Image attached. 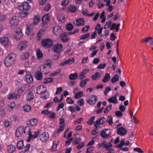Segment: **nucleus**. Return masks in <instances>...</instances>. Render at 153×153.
I'll return each instance as SVG.
<instances>
[{
    "mask_svg": "<svg viewBox=\"0 0 153 153\" xmlns=\"http://www.w3.org/2000/svg\"><path fill=\"white\" fill-rule=\"evenodd\" d=\"M16 56V54L15 53H12L8 54L4 60V63L5 66L7 67L13 64L15 62Z\"/></svg>",
    "mask_w": 153,
    "mask_h": 153,
    "instance_id": "1",
    "label": "nucleus"
},
{
    "mask_svg": "<svg viewBox=\"0 0 153 153\" xmlns=\"http://www.w3.org/2000/svg\"><path fill=\"white\" fill-rule=\"evenodd\" d=\"M30 129L29 127H26L25 128L23 126H20L17 129L16 135V136L17 137L20 136L23 132L25 133L26 132L27 133V131L30 130Z\"/></svg>",
    "mask_w": 153,
    "mask_h": 153,
    "instance_id": "2",
    "label": "nucleus"
},
{
    "mask_svg": "<svg viewBox=\"0 0 153 153\" xmlns=\"http://www.w3.org/2000/svg\"><path fill=\"white\" fill-rule=\"evenodd\" d=\"M30 130L27 131V133L28 135V137L27 139L28 141H30V140L32 139L35 138L37 137L40 133V131L38 130H36L33 132V134Z\"/></svg>",
    "mask_w": 153,
    "mask_h": 153,
    "instance_id": "3",
    "label": "nucleus"
},
{
    "mask_svg": "<svg viewBox=\"0 0 153 153\" xmlns=\"http://www.w3.org/2000/svg\"><path fill=\"white\" fill-rule=\"evenodd\" d=\"M41 44L43 47L49 48L53 45V42L52 40L49 39H47L42 40Z\"/></svg>",
    "mask_w": 153,
    "mask_h": 153,
    "instance_id": "4",
    "label": "nucleus"
},
{
    "mask_svg": "<svg viewBox=\"0 0 153 153\" xmlns=\"http://www.w3.org/2000/svg\"><path fill=\"white\" fill-rule=\"evenodd\" d=\"M30 7L28 3L25 2L22 4L18 6V9L19 10L22 11L28 12V10L30 8Z\"/></svg>",
    "mask_w": 153,
    "mask_h": 153,
    "instance_id": "5",
    "label": "nucleus"
},
{
    "mask_svg": "<svg viewBox=\"0 0 153 153\" xmlns=\"http://www.w3.org/2000/svg\"><path fill=\"white\" fill-rule=\"evenodd\" d=\"M100 135L104 138L109 137L111 135L110 130L109 129H105L100 132Z\"/></svg>",
    "mask_w": 153,
    "mask_h": 153,
    "instance_id": "6",
    "label": "nucleus"
},
{
    "mask_svg": "<svg viewBox=\"0 0 153 153\" xmlns=\"http://www.w3.org/2000/svg\"><path fill=\"white\" fill-rule=\"evenodd\" d=\"M28 45V42L26 41H22L19 44L18 49L21 51H22L27 48Z\"/></svg>",
    "mask_w": 153,
    "mask_h": 153,
    "instance_id": "7",
    "label": "nucleus"
},
{
    "mask_svg": "<svg viewBox=\"0 0 153 153\" xmlns=\"http://www.w3.org/2000/svg\"><path fill=\"white\" fill-rule=\"evenodd\" d=\"M85 20L84 18H79L76 19L73 22L74 25L76 26H83L85 24Z\"/></svg>",
    "mask_w": 153,
    "mask_h": 153,
    "instance_id": "8",
    "label": "nucleus"
},
{
    "mask_svg": "<svg viewBox=\"0 0 153 153\" xmlns=\"http://www.w3.org/2000/svg\"><path fill=\"white\" fill-rule=\"evenodd\" d=\"M42 113L48 115L49 117L52 119H55L56 117L55 113L52 112L51 111H49L48 110L43 111Z\"/></svg>",
    "mask_w": 153,
    "mask_h": 153,
    "instance_id": "9",
    "label": "nucleus"
},
{
    "mask_svg": "<svg viewBox=\"0 0 153 153\" xmlns=\"http://www.w3.org/2000/svg\"><path fill=\"white\" fill-rule=\"evenodd\" d=\"M46 91V87L44 85L39 86L36 89V92L39 94H43Z\"/></svg>",
    "mask_w": 153,
    "mask_h": 153,
    "instance_id": "10",
    "label": "nucleus"
},
{
    "mask_svg": "<svg viewBox=\"0 0 153 153\" xmlns=\"http://www.w3.org/2000/svg\"><path fill=\"white\" fill-rule=\"evenodd\" d=\"M40 140L43 142H46L48 139L49 135L47 132H44L39 136Z\"/></svg>",
    "mask_w": 153,
    "mask_h": 153,
    "instance_id": "11",
    "label": "nucleus"
},
{
    "mask_svg": "<svg viewBox=\"0 0 153 153\" xmlns=\"http://www.w3.org/2000/svg\"><path fill=\"white\" fill-rule=\"evenodd\" d=\"M97 97L95 95H93L87 100V102L90 105H94L97 100Z\"/></svg>",
    "mask_w": 153,
    "mask_h": 153,
    "instance_id": "12",
    "label": "nucleus"
},
{
    "mask_svg": "<svg viewBox=\"0 0 153 153\" xmlns=\"http://www.w3.org/2000/svg\"><path fill=\"white\" fill-rule=\"evenodd\" d=\"M38 120L36 118L29 119L27 121V124L29 126H36L38 123Z\"/></svg>",
    "mask_w": 153,
    "mask_h": 153,
    "instance_id": "13",
    "label": "nucleus"
},
{
    "mask_svg": "<svg viewBox=\"0 0 153 153\" xmlns=\"http://www.w3.org/2000/svg\"><path fill=\"white\" fill-rule=\"evenodd\" d=\"M53 30L54 33L57 36L60 35L62 32V30L61 27L59 26L55 27Z\"/></svg>",
    "mask_w": 153,
    "mask_h": 153,
    "instance_id": "14",
    "label": "nucleus"
},
{
    "mask_svg": "<svg viewBox=\"0 0 153 153\" xmlns=\"http://www.w3.org/2000/svg\"><path fill=\"white\" fill-rule=\"evenodd\" d=\"M127 133L126 129L123 127L118 128L117 131V134L121 136L125 135Z\"/></svg>",
    "mask_w": 153,
    "mask_h": 153,
    "instance_id": "15",
    "label": "nucleus"
},
{
    "mask_svg": "<svg viewBox=\"0 0 153 153\" xmlns=\"http://www.w3.org/2000/svg\"><path fill=\"white\" fill-rule=\"evenodd\" d=\"M10 25L13 26H17L18 23V18L16 16H14L10 20Z\"/></svg>",
    "mask_w": 153,
    "mask_h": 153,
    "instance_id": "16",
    "label": "nucleus"
},
{
    "mask_svg": "<svg viewBox=\"0 0 153 153\" xmlns=\"http://www.w3.org/2000/svg\"><path fill=\"white\" fill-rule=\"evenodd\" d=\"M62 46L60 44H58L53 47V50L54 52L59 53L62 51Z\"/></svg>",
    "mask_w": 153,
    "mask_h": 153,
    "instance_id": "17",
    "label": "nucleus"
},
{
    "mask_svg": "<svg viewBox=\"0 0 153 153\" xmlns=\"http://www.w3.org/2000/svg\"><path fill=\"white\" fill-rule=\"evenodd\" d=\"M22 37V30L20 28H18L17 29V31H16L15 34V39L17 40H20Z\"/></svg>",
    "mask_w": 153,
    "mask_h": 153,
    "instance_id": "18",
    "label": "nucleus"
},
{
    "mask_svg": "<svg viewBox=\"0 0 153 153\" xmlns=\"http://www.w3.org/2000/svg\"><path fill=\"white\" fill-rule=\"evenodd\" d=\"M26 79L27 83H30L33 82V78L30 72L27 73L26 75Z\"/></svg>",
    "mask_w": 153,
    "mask_h": 153,
    "instance_id": "19",
    "label": "nucleus"
},
{
    "mask_svg": "<svg viewBox=\"0 0 153 153\" xmlns=\"http://www.w3.org/2000/svg\"><path fill=\"white\" fill-rule=\"evenodd\" d=\"M15 150V146L12 144L8 146L6 148V150L8 153H13Z\"/></svg>",
    "mask_w": 153,
    "mask_h": 153,
    "instance_id": "20",
    "label": "nucleus"
},
{
    "mask_svg": "<svg viewBox=\"0 0 153 153\" xmlns=\"http://www.w3.org/2000/svg\"><path fill=\"white\" fill-rule=\"evenodd\" d=\"M48 69L46 67L43 65H41L38 69V71H41L42 73H44L45 74H48L49 72V71Z\"/></svg>",
    "mask_w": 153,
    "mask_h": 153,
    "instance_id": "21",
    "label": "nucleus"
},
{
    "mask_svg": "<svg viewBox=\"0 0 153 153\" xmlns=\"http://www.w3.org/2000/svg\"><path fill=\"white\" fill-rule=\"evenodd\" d=\"M9 42V39L8 37H3L0 39V42L2 45L5 46L7 45Z\"/></svg>",
    "mask_w": 153,
    "mask_h": 153,
    "instance_id": "22",
    "label": "nucleus"
},
{
    "mask_svg": "<svg viewBox=\"0 0 153 153\" xmlns=\"http://www.w3.org/2000/svg\"><path fill=\"white\" fill-rule=\"evenodd\" d=\"M74 58H72V59H69L68 60L65 61L61 63L60 64V65H66L69 63L72 64L74 62Z\"/></svg>",
    "mask_w": 153,
    "mask_h": 153,
    "instance_id": "23",
    "label": "nucleus"
},
{
    "mask_svg": "<svg viewBox=\"0 0 153 153\" xmlns=\"http://www.w3.org/2000/svg\"><path fill=\"white\" fill-rule=\"evenodd\" d=\"M76 10L77 8L75 6L71 4L68 7L67 11L71 13H74L76 12Z\"/></svg>",
    "mask_w": 153,
    "mask_h": 153,
    "instance_id": "24",
    "label": "nucleus"
},
{
    "mask_svg": "<svg viewBox=\"0 0 153 153\" xmlns=\"http://www.w3.org/2000/svg\"><path fill=\"white\" fill-rule=\"evenodd\" d=\"M60 141L58 140H55L53 141V145L51 148L53 151H56L57 146L59 144Z\"/></svg>",
    "mask_w": 153,
    "mask_h": 153,
    "instance_id": "25",
    "label": "nucleus"
},
{
    "mask_svg": "<svg viewBox=\"0 0 153 153\" xmlns=\"http://www.w3.org/2000/svg\"><path fill=\"white\" fill-rule=\"evenodd\" d=\"M68 35H69L68 33H63L61 36L60 38L62 42H65L68 41V38H67Z\"/></svg>",
    "mask_w": 153,
    "mask_h": 153,
    "instance_id": "26",
    "label": "nucleus"
},
{
    "mask_svg": "<svg viewBox=\"0 0 153 153\" xmlns=\"http://www.w3.org/2000/svg\"><path fill=\"white\" fill-rule=\"evenodd\" d=\"M89 71L88 69H85L83 70L82 72H81L79 76V78L80 80L82 79L85 77L86 74Z\"/></svg>",
    "mask_w": 153,
    "mask_h": 153,
    "instance_id": "27",
    "label": "nucleus"
},
{
    "mask_svg": "<svg viewBox=\"0 0 153 153\" xmlns=\"http://www.w3.org/2000/svg\"><path fill=\"white\" fill-rule=\"evenodd\" d=\"M34 95L32 91H29L27 94L26 97V100L27 101H30L34 98Z\"/></svg>",
    "mask_w": 153,
    "mask_h": 153,
    "instance_id": "28",
    "label": "nucleus"
},
{
    "mask_svg": "<svg viewBox=\"0 0 153 153\" xmlns=\"http://www.w3.org/2000/svg\"><path fill=\"white\" fill-rule=\"evenodd\" d=\"M36 55L38 59H40L43 57V55L42 51L39 48L36 50Z\"/></svg>",
    "mask_w": 153,
    "mask_h": 153,
    "instance_id": "29",
    "label": "nucleus"
},
{
    "mask_svg": "<svg viewBox=\"0 0 153 153\" xmlns=\"http://www.w3.org/2000/svg\"><path fill=\"white\" fill-rule=\"evenodd\" d=\"M30 56V53L28 52H24L21 56V59L22 60L28 59Z\"/></svg>",
    "mask_w": 153,
    "mask_h": 153,
    "instance_id": "30",
    "label": "nucleus"
},
{
    "mask_svg": "<svg viewBox=\"0 0 153 153\" xmlns=\"http://www.w3.org/2000/svg\"><path fill=\"white\" fill-rule=\"evenodd\" d=\"M42 74L41 71H38L35 73V77L37 80H40L42 79Z\"/></svg>",
    "mask_w": 153,
    "mask_h": 153,
    "instance_id": "31",
    "label": "nucleus"
},
{
    "mask_svg": "<svg viewBox=\"0 0 153 153\" xmlns=\"http://www.w3.org/2000/svg\"><path fill=\"white\" fill-rule=\"evenodd\" d=\"M32 25L30 24H28L26 26V28L25 33L27 35H28L32 29Z\"/></svg>",
    "mask_w": 153,
    "mask_h": 153,
    "instance_id": "32",
    "label": "nucleus"
},
{
    "mask_svg": "<svg viewBox=\"0 0 153 153\" xmlns=\"http://www.w3.org/2000/svg\"><path fill=\"white\" fill-rule=\"evenodd\" d=\"M108 100L110 103H113L114 104H116L117 103L118 100L117 98H116V96H114L108 99Z\"/></svg>",
    "mask_w": 153,
    "mask_h": 153,
    "instance_id": "33",
    "label": "nucleus"
},
{
    "mask_svg": "<svg viewBox=\"0 0 153 153\" xmlns=\"http://www.w3.org/2000/svg\"><path fill=\"white\" fill-rule=\"evenodd\" d=\"M57 19L58 21L62 22H64L65 20V15L63 14L59 15Z\"/></svg>",
    "mask_w": 153,
    "mask_h": 153,
    "instance_id": "34",
    "label": "nucleus"
},
{
    "mask_svg": "<svg viewBox=\"0 0 153 153\" xmlns=\"http://www.w3.org/2000/svg\"><path fill=\"white\" fill-rule=\"evenodd\" d=\"M78 77V74L76 72L73 74H71L69 76V79L71 80L76 79Z\"/></svg>",
    "mask_w": 153,
    "mask_h": 153,
    "instance_id": "35",
    "label": "nucleus"
},
{
    "mask_svg": "<svg viewBox=\"0 0 153 153\" xmlns=\"http://www.w3.org/2000/svg\"><path fill=\"white\" fill-rule=\"evenodd\" d=\"M45 31L44 30L42 29L40 30L38 33L37 36L38 40L41 39V37L45 34Z\"/></svg>",
    "mask_w": 153,
    "mask_h": 153,
    "instance_id": "36",
    "label": "nucleus"
},
{
    "mask_svg": "<svg viewBox=\"0 0 153 153\" xmlns=\"http://www.w3.org/2000/svg\"><path fill=\"white\" fill-rule=\"evenodd\" d=\"M100 77V74L98 72H96L95 74H93L91 76L92 79L94 80H98Z\"/></svg>",
    "mask_w": 153,
    "mask_h": 153,
    "instance_id": "37",
    "label": "nucleus"
},
{
    "mask_svg": "<svg viewBox=\"0 0 153 153\" xmlns=\"http://www.w3.org/2000/svg\"><path fill=\"white\" fill-rule=\"evenodd\" d=\"M50 20V17L48 14L44 15L42 19V21L43 24H45L48 22Z\"/></svg>",
    "mask_w": 153,
    "mask_h": 153,
    "instance_id": "38",
    "label": "nucleus"
},
{
    "mask_svg": "<svg viewBox=\"0 0 153 153\" xmlns=\"http://www.w3.org/2000/svg\"><path fill=\"white\" fill-rule=\"evenodd\" d=\"M40 19V17L39 16H35L33 18V25H36L39 22Z\"/></svg>",
    "mask_w": 153,
    "mask_h": 153,
    "instance_id": "39",
    "label": "nucleus"
},
{
    "mask_svg": "<svg viewBox=\"0 0 153 153\" xmlns=\"http://www.w3.org/2000/svg\"><path fill=\"white\" fill-rule=\"evenodd\" d=\"M111 76L108 73H106L103 79L102 80V82H106L108 81L110 79Z\"/></svg>",
    "mask_w": 153,
    "mask_h": 153,
    "instance_id": "40",
    "label": "nucleus"
},
{
    "mask_svg": "<svg viewBox=\"0 0 153 153\" xmlns=\"http://www.w3.org/2000/svg\"><path fill=\"white\" fill-rule=\"evenodd\" d=\"M53 81V79L52 78H45L44 79L42 82L44 83H51Z\"/></svg>",
    "mask_w": 153,
    "mask_h": 153,
    "instance_id": "41",
    "label": "nucleus"
},
{
    "mask_svg": "<svg viewBox=\"0 0 153 153\" xmlns=\"http://www.w3.org/2000/svg\"><path fill=\"white\" fill-rule=\"evenodd\" d=\"M51 61L50 60H48L46 61L45 64L43 65L46 67L47 69H50L51 68Z\"/></svg>",
    "mask_w": 153,
    "mask_h": 153,
    "instance_id": "42",
    "label": "nucleus"
},
{
    "mask_svg": "<svg viewBox=\"0 0 153 153\" xmlns=\"http://www.w3.org/2000/svg\"><path fill=\"white\" fill-rule=\"evenodd\" d=\"M29 15V12L22 11L20 13V16L22 18L27 17Z\"/></svg>",
    "mask_w": 153,
    "mask_h": 153,
    "instance_id": "43",
    "label": "nucleus"
},
{
    "mask_svg": "<svg viewBox=\"0 0 153 153\" xmlns=\"http://www.w3.org/2000/svg\"><path fill=\"white\" fill-rule=\"evenodd\" d=\"M89 80L88 79H85L84 80H82L80 82V86L83 87H84L86 84L87 82Z\"/></svg>",
    "mask_w": 153,
    "mask_h": 153,
    "instance_id": "44",
    "label": "nucleus"
},
{
    "mask_svg": "<svg viewBox=\"0 0 153 153\" xmlns=\"http://www.w3.org/2000/svg\"><path fill=\"white\" fill-rule=\"evenodd\" d=\"M152 37L149 36L147 38H146L144 39H142L141 41L142 43H143L145 42H150L151 41H152Z\"/></svg>",
    "mask_w": 153,
    "mask_h": 153,
    "instance_id": "45",
    "label": "nucleus"
},
{
    "mask_svg": "<svg viewBox=\"0 0 153 153\" xmlns=\"http://www.w3.org/2000/svg\"><path fill=\"white\" fill-rule=\"evenodd\" d=\"M23 146V140L18 142L17 144V146L19 149H22Z\"/></svg>",
    "mask_w": 153,
    "mask_h": 153,
    "instance_id": "46",
    "label": "nucleus"
},
{
    "mask_svg": "<svg viewBox=\"0 0 153 153\" xmlns=\"http://www.w3.org/2000/svg\"><path fill=\"white\" fill-rule=\"evenodd\" d=\"M106 122L110 125H111L113 124V118L111 117V116H109L107 117L106 120Z\"/></svg>",
    "mask_w": 153,
    "mask_h": 153,
    "instance_id": "47",
    "label": "nucleus"
},
{
    "mask_svg": "<svg viewBox=\"0 0 153 153\" xmlns=\"http://www.w3.org/2000/svg\"><path fill=\"white\" fill-rule=\"evenodd\" d=\"M119 77L117 75H114L111 78V81L112 83H114L115 82L119 80Z\"/></svg>",
    "mask_w": 153,
    "mask_h": 153,
    "instance_id": "48",
    "label": "nucleus"
},
{
    "mask_svg": "<svg viewBox=\"0 0 153 153\" xmlns=\"http://www.w3.org/2000/svg\"><path fill=\"white\" fill-rule=\"evenodd\" d=\"M63 99V95H61L60 100H59L57 97H55L53 100V101L55 103L59 102L62 101Z\"/></svg>",
    "mask_w": 153,
    "mask_h": 153,
    "instance_id": "49",
    "label": "nucleus"
},
{
    "mask_svg": "<svg viewBox=\"0 0 153 153\" xmlns=\"http://www.w3.org/2000/svg\"><path fill=\"white\" fill-rule=\"evenodd\" d=\"M49 96V93L47 92L46 91L45 93H44L43 94H42L40 96L41 98H44L46 99L48 98Z\"/></svg>",
    "mask_w": 153,
    "mask_h": 153,
    "instance_id": "50",
    "label": "nucleus"
},
{
    "mask_svg": "<svg viewBox=\"0 0 153 153\" xmlns=\"http://www.w3.org/2000/svg\"><path fill=\"white\" fill-rule=\"evenodd\" d=\"M105 145H104V148L106 150H108L111 147L112 145L110 143H107L105 141Z\"/></svg>",
    "mask_w": 153,
    "mask_h": 153,
    "instance_id": "51",
    "label": "nucleus"
},
{
    "mask_svg": "<svg viewBox=\"0 0 153 153\" xmlns=\"http://www.w3.org/2000/svg\"><path fill=\"white\" fill-rule=\"evenodd\" d=\"M23 108L24 111L28 112L31 110V107L30 105H26L23 106Z\"/></svg>",
    "mask_w": 153,
    "mask_h": 153,
    "instance_id": "52",
    "label": "nucleus"
},
{
    "mask_svg": "<svg viewBox=\"0 0 153 153\" xmlns=\"http://www.w3.org/2000/svg\"><path fill=\"white\" fill-rule=\"evenodd\" d=\"M101 120L100 118L97 119L95 122L94 123V126L96 128H97L99 125L102 124Z\"/></svg>",
    "mask_w": 153,
    "mask_h": 153,
    "instance_id": "53",
    "label": "nucleus"
},
{
    "mask_svg": "<svg viewBox=\"0 0 153 153\" xmlns=\"http://www.w3.org/2000/svg\"><path fill=\"white\" fill-rule=\"evenodd\" d=\"M64 129V127L63 126H59V128L58 129V130L57 131H55L54 133V134H56V133H59L60 132L63 131Z\"/></svg>",
    "mask_w": 153,
    "mask_h": 153,
    "instance_id": "54",
    "label": "nucleus"
},
{
    "mask_svg": "<svg viewBox=\"0 0 153 153\" xmlns=\"http://www.w3.org/2000/svg\"><path fill=\"white\" fill-rule=\"evenodd\" d=\"M6 19L5 15L0 13V22H3Z\"/></svg>",
    "mask_w": 153,
    "mask_h": 153,
    "instance_id": "55",
    "label": "nucleus"
},
{
    "mask_svg": "<svg viewBox=\"0 0 153 153\" xmlns=\"http://www.w3.org/2000/svg\"><path fill=\"white\" fill-rule=\"evenodd\" d=\"M90 27V26L89 25H87L82 28L81 30V31L83 33L86 32L88 30Z\"/></svg>",
    "mask_w": 153,
    "mask_h": 153,
    "instance_id": "56",
    "label": "nucleus"
},
{
    "mask_svg": "<svg viewBox=\"0 0 153 153\" xmlns=\"http://www.w3.org/2000/svg\"><path fill=\"white\" fill-rule=\"evenodd\" d=\"M95 116H93L90 118L88 121H87V123L89 125H92L93 124V122L95 119Z\"/></svg>",
    "mask_w": 153,
    "mask_h": 153,
    "instance_id": "57",
    "label": "nucleus"
},
{
    "mask_svg": "<svg viewBox=\"0 0 153 153\" xmlns=\"http://www.w3.org/2000/svg\"><path fill=\"white\" fill-rule=\"evenodd\" d=\"M66 101L67 103L69 104H72L75 102L70 97H68L66 100Z\"/></svg>",
    "mask_w": 153,
    "mask_h": 153,
    "instance_id": "58",
    "label": "nucleus"
},
{
    "mask_svg": "<svg viewBox=\"0 0 153 153\" xmlns=\"http://www.w3.org/2000/svg\"><path fill=\"white\" fill-rule=\"evenodd\" d=\"M83 95V92L80 91L77 93L74 96L75 98L78 99L82 96Z\"/></svg>",
    "mask_w": 153,
    "mask_h": 153,
    "instance_id": "59",
    "label": "nucleus"
},
{
    "mask_svg": "<svg viewBox=\"0 0 153 153\" xmlns=\"http://www.w3.org/2000/svg\"><path fill=\"white\" fill-rule=\"evenodd\" d=\"M30 144H27L26 146L25 147V149L24 150L22 151L20 153H24L25 152H26L28 151L30 149Z\"/></svg>",
    "mask_w": 153,
    "mask_h": 153,
    "instance_id": "60",
    "label": "nucleus"
},
{
    "mask_svg": "<svg viewBox=\"0 0 153 153\" xmlns=\"http://www.w3.org/2000/svg\"><path fill=\"white\" fill-rule=\"evenodd\" d=\"M90 35V33H88L87 34L82 35L81 36L80 38V39H86Z\"/></svg>",
    "mask_w": 153,
    "mask_h": 153,
    "instance_id": "61",
    "label": "nucleus"
},
{
    "mask_svg": "<svg viewBox=\"0 0 153 153\" xmlns=\"http://www.w3.org/2000/svg\"><path fill=\"white\" fill-rule=\"evenodd\" d=\"M61 71L60 70H58L56 71H54L53 72L51 73L50 74V76H55L56 74H59Z\"/></svg>",
    "mask_w": 153,
    "mask_h": 153,
    "instance_id": "62",
    "label": "nucleus"
},
{
    "mask_svg": "<svg viewBox=\"0 0 153 153\" xmlns=\"http://www.w3.org/2000/svg\"><path fill=\"white\" fill-rule=\"evenodd\" d=\"M4 123V125L6 127L9 126L11 124V123L7 120H5Z\"/></svg>",
    "mask_w": 153,
    "mask_h": 153,
    "instance_id": "63",
    "label": "nucleus"
},
{
    "mask_svg": "<svg viewBox=\"0 0 153 153\" xmlns=\"http://www.w3.org/2000/svg\"><path fill=\"white\" fill-rule=\"evenodd\" d=\"M66 29L69 31L71 30L73 28V26L71 24H69L66 25Z\"/></svg>",
    "mask_w": 153,
    "mask_h": 153,
    "instance_id": "64",
    "label": "nucleus"
}]
</instances>
